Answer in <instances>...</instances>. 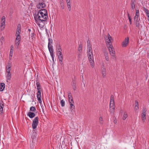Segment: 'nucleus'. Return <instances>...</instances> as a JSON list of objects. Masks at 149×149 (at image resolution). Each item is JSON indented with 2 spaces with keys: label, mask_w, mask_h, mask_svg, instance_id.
Segmentation results:
<instances>
[{
  "label": "nucleus",
  "mask_w": 149,
  "mask_h": 149,
  "mask_svg": "<svg viewBox=\"0 0 149 149\" xmlns=\"http://www.w3.org/2000/svg\"><path fill=\"white\" fill-rule=\"evenodd\" d=\"M34 17L37 21L44 23L48 17L47 10L44 9L40 10Z\"/></svg>",
  "instance_id": "1"
},
{
  "label": "nucleus",
  "mask_w": 149,
  "mask_h": 149,
  "mask_svg": "<svg viewBox=\"0 0 149 149\" xmlns=\"http://www.w3.org/2000/svg\"><path fill=\"white\" fill-rule=\"evenodd\" d=\"M107 37L108 38L106 40V44L111 55L113 57V58L115 59H116L115 52L113 47L111 45V40H112V38L109 33L107 35Z\"/></svg>",
  "instance_id": "2"
},
{
  "label": "nucleus",
  "mask_w": 149,
  "mask_h": 149,
  "mask_svg": "<svg viewBox=\"0 0 149 149\" xmlns=\"http://www.w3.org/2000/svg\"><path fill=\"white\" fill-rule=\"evenodd\" d=\"M48 48L50 52V55L52 58L53 61L54 62V54L53 49V46L52 44L53 43V40L52 39L49 38L48 39Z\"/></svg>",
  "instance_id": "3"
},
{
  "label": "nucleus",
  "mask_w": 149,
  "mask_h": 149,
  "mask_svg": "<svg viewBox=\"0 0 149 149\" xmlns=\"http://www.w3.org/2000/svg\"><path fill=\"white\" fill-rule=\"evenodd\" d=\"M115 102L114 101V97L113 95H111L110 97V113L113 114L114 112L115 109Z\"/></svg>",
  "instance_id": "4"
},
{
  "label": "nucleus",
  "mask_w": 149,
  "mask_h": 149,
  "mask_svg": "<svg viewBox=\"0 0 149 149\" xmlns=\"http://www.w3.org/2000/svg\"><path fill=\"white\" fill-rule=\"evenodd\" d=\"M87 55L91 66L92 67H93L94 65V58L93 56V53L91 54H87Z\"/></svg>",
  "instance_id": "5"
},
{
  "label": "nucleus",
  "mask_w": 149,
  "mask_h": 149,
  "mask_svg": "<svg viewBox=\"0 0 149 149\" xmlns=\"http://www.w3.org/2000/svg\"><path fill=\"white\" fill-rule=\"evenodd\" d=\"M39 118L38 117H36L33 120L32 127L33 129H35L38 123Z\"/></svg>",
  "instance_id": "6"
},
{
  "label": "nucleus",
  "mask_w": 149,
  "mask_h": 149,
  "mask_svg": "<svg viewBox=\"0 0 149 149\" xmlns=\"http://www.w3.org/2000/svg\"><path fill=\"white\" fill-rule=\"evenodd\" d=\"M147 111V109L146 107L143 108L141 113V117L142 120L144 121L146 119V114Z\"/></svg>",
  "instance_id": "7"
},
{
  "label": "nucleus",
  "mask_w": 149,
  "mask_h": 149,
  "mask_svg": "<svg viewBox=\"0 0 149 149\" xmlns=\"http://www.w3.org/2000/svg\"><path fill=\"white\" fill-rule=\"evenodd\" d=\"M130 38L128 37L126 38L125 40L122 42V45L123 47H126L129 43Z\"/></svg>",
  "instance_id": "8"
},
{
  "label": "nucleus",
  "mask_w": 149,
  "mask_h": 149,
  "mask_svg": "<svg viewBox=\"0 0 149 149\" xmlns=\"http://www.w3.org/2000/svg\"><path fill=\"white\" fill-rule=\"evenodd\" d=\"M46 5L45 3L42 2H39L38 4L36 5V6L38 8L41 9L44 8L45 7Z\"/></svg>",
  "instance_id": "9"
},
{
  "label": "nucleus",
  "mask_w": 149,
  "mask_h": 149,
  "mask_svg": "<svg viewBox=\"0 0 149 149\" xmlns=\"http://www.w3.org/2000/svg\"><path fill=\"white\" fill-rule=\"evenodd\" d=\"M41 91H42V90H39V91H37V97L39 102L40 104L42 103L41 95Z\"/></svg>",
  "instance_id": "10"
},
{
  "label": "nucleus",
  "mask_w": 149,
  "mask_h": 149,
  "mask_svg": "<svg viewBox=\"0 0 149 149\" xmlns=\"http://www.w3.org/2000/svg\"><path fill=\"white\" fill-rule=\"evenodd\" d=\"M16 38L15 40V45L18 47L19 46L21 41V36L20 35H16Z\"/></svg>",
  "instance_id": "11"
},
{
  "label": "nucleus",
  "mask_w": 149,
  "mask_h": 149,
  "mask_svg": "<svg viewBox=\"0 0 149 149\" xmlns=\"http://www.w3.org/2000/svg\"><path fill=\"white\" fill-rule=\"evenodd\" d=\"M82 52V45L81 44L79 45L78 49V57L79 58L81 56V53Z\"/></svg>",
  "instance_id": "12"
},
{
  "label": "nucleus",
  "mask_w": 149,
  "mask_h": 149,
  "mask_svg": "<svg viewBox=\"0 0 149 149\" xmlns=\"http://www.w3.org/2000/svg\"><path fill=\"white\" fill-rule=\"evenodd\" d=\"M5 25V17L4 16H3L1 18V27H3L4 28Z\"/></svg>",
  "instance_id": "13"
},
{
  "label": "nucleus",
  "mask_w": 149,
  "mask_h": 149,
  "mask_svg": "<svg viewBox=\"0 0 149 149\" xmlns=\"http://www.w3.org/2000/svg\"><path fill=\"white\" fill-rule=\"evenodd\" d=\"M72 85L73 89L74 90H76L77 89L76 83L75 78L72 79Z\"/></svg>",
  "instance_id": "14"
},
{
  "label": "nucleus",
  "mask_w": 149,
  "mask_h": 149,
  "mask_svg": "<svg viewBox=\"0 0 149 149\" xmlns=\"http://www.w3.org/2000/svg\"><path fill=\"white\" fill-rule=\"evenodd\" d=\"M68 97L69 99V103L74 102L73 100V98L72 95V94L70 92L68 93Z\"/></svg>",
  "instance_id": "15"
},
{
  "label": "nucleus",
  "mask_w": 149,
  "mask_h": 149,
  "mask_svg": "<svg viewBox=\"0 0 149 149\" xmlns=\"http://www.w3.org/2000/svg\"><path fill=\"white\" fill-rule=\"evenodd\" d=\"M21 31V26L20 24H18L17 28L16 35H20Z\"/></svg>",
  "instance_id": "16"
},
{
  "label": "nucleus",
  "mask_w": 149,
  "mask_h": 149,
  "mask_svg": "<svg viewBox=\"0 0 149 149\" xmlns=\"http://www.w3.org/2000/svg\"><path fill=\"white\" fill-rule=\"evenodd\" d=\"M7 75L6 76V81L7 82H9L11 79V73H7Z\"/></svg>",
  "instance_id": "17"
},
{
  "label": "nucleus",
  "mask_w": 149,
  "mask_h": 149,
  "mask_svg": "<svg viewBox=\"0 0 149 149\" xmlns=\"http://www.w3.org/2000/svg\"><path fill=\"white\" fill-rule=\"evenodd\" d=\"M136 0H131V6L132 9H134L135 7Z\"/></svg>",
  "instance_id": "18"
},
{
  "label": "nucleus",
  "mask_w": 149,
  "mask_h": 149,
  "mask_svg": "<svg viewBox=\"0 0 149 149\" xmlns=\"http://www.w3.org/2000/svg\"><path fill=\"white\" fill-rule=\"evenodd\" d=\"M139 11L138 10H136L135 15L134 17V20L136 19H139Z\"/></svg>",
  "instance_id": "19"
},
{
  "label": "nucleus",
  "mask_w": 149,
  "mask_h": 149,
  "mask_svg": "<svg viewBox=\"0 0 149 149\" xmlns=\"http://www.w3.org/2000/svg\"><path fill=\"white\" fill-rule=\"evenodd\" d=\"M11 65L10 63H8L7 67L6 68V72L7 73H10V71L11 70Z\"/></svg>",
  "instance_id": "20"
},
{
  "label": "nucleus",
  "mask_w": 149,
  "mask_h": 149,
  "mask_svg": "<svg viewBox=\"0 0 149 149\" xmlns=\"http://www.w3.org/2000/svg\"><path fill=\"white\" fill-rule=\"evenodd\" d=\"M36 85L37 87V91L42 90V88H41V86L38 81L36 80Z\"/></svg>",
  "instance_id": "21"
},
{
  "label": "nucleus",
  "mask_w": 149,
  "mask_h": 149,
  "mask_svg": "<svg viewBox=\"0 0 149 149\" xmlns=\"http://www.w3.org/2000/svg\"><path fill=\"white\" fill-rule=\"evenodd\" d=\"M57 54L59 60H63V54L62 52H57Z\"/></svg>",
  "instance_id": "22"
},
{
  "label": "nucleus",
  "mask_w": 149,
  "mask_h": 149,
  "mask_svg": "<svg viewBox=\"0 0 149 149\" xmlns=\"http://www.w3.org/2000/svg\"><path fill=\"white\" fill-rule=\"evenodd\" d=\"M27 115L31 118H33L35 116L34 113L31 112H29Z\"/></svg>",
  "instance_id": "23"
},
{
  "label": "nucleus",
  "mask_w": 149,
  "mask_h": 149,
  "mask_svg": "<svg viewBox=\"0 0 149 149\" xmlns=\"http://www.w3.org/2000/svg\"><path fill=\"white\" fill-rule=\"evenodd\" d=\"M74 102H72L71 103H69L70 105V108L71 111L72 112V111H73L75 109V106L74 105Z\"/></svg>",
  "instance_id": "24"
},
{
  "label": "nucleus",
  "mask_w": 149,
  "mask_h": 149,
  "mask_svg": "<svg viewBox=\"0 0 149 149\" xmlns=\"http://www.w3.org/2000/svg\"><path fill=\"white\" fill-rule=\"evenodd\" d=\"M56 49L57 52H62V49L60 44H58L56 45Z\"/></svg>",
  "instance_id": "25"
},
{
  "label": "nucleus",
  "mask_w": 149,
  "mask_h": 149,
  "mask_svg": "<svg viewBox=\"0 0 149 149\" xmlns=\"http://www.w3.org/2000/svg\"><path fill=\"white\" fill-rule=\"evenodd\" d=\"M5 87V84L3 83H1L0 84V91H3Z\"/></svg>",
  "instance_id": "26"
},
{
  "label": "nucleus",
  "mask_w": 149,
  "mask_h": 149,
  "mask_svg": "<svg viewBox=\"0 0 149 149\" xmlns=\"http://www.w3.org/2000/svg\"><path fill=\"white\" fill-rule=\"evenodd\" d=\"M140 20V19H136L135 20H134L135 21V23L136 25V26L137 27H139L140 26V23L139 22Z\"/></svg>",
  "instance_id": "27"
},
{
  "label": "nucleus",
  "mask_w": 149,
  "mask_h": 149,
  "mask_svg": "<svg viewBox=\"0 0 149 149\" xmlns=\"http://www.w3.org/2000/svg\"><path fill=\"white\" fill-rule=\"evenodd\" d=\"M143 10L145 12L146 15L147 17H148L149 16V10L145 7H143Z\"/></svg>",
  "instance_id": "28"
},
{
  "label": "nucleus",
  "mask_w": 149,
  "mask_h": 149,
  "mask_svg": "<svg viewBox=\"0 0 149 149\" xmlns=\"http://www.w3.org/2000/svg\"><path fill=\"white\" fill-rule=\"evenodd\" d=\"M60 5L62 9H64L65 8L63 0H61L60 1Z\"/></svg>",
  "instance_id": "29"
},
{
  "label": "nucleus",
  "mask_w": 149,
  "mask_h": 149,
  "mask_svg": "<svg viewBox=\"0 0 149 149\" xmlns=\"http://www.w3.org/2000/svg\"><path fill=\"white\" fill-rule=\"evenodd\" d=\"M135 110H137L139 109V103L137 101H135V106L134 107Z\"/></svg>",
  "instance_id": "30"
},
{
  "label": "nucleus",
  "mask_w": 149,
  "mask_h": 149,
  "mask_svg": "<svg viewBox=\"0 0 149 149\" xmlns=\"http://www.w3.org/2000/svg\"><path fill=\"white\" fill-rule=\"evenodd\" d=\"M102 74L103 77H105L106 75V69L104 68L102 70Z\"/></svg>",
  "instance_id": "31"
},
{
  "label": "nucleus",
  "mask_w": 149,
  "mask_h": 149,
  "mask_svg": "<svg viewBox=\"0 0 149 149\" xmlns=\"http://www.w3.org/2000/svg\"><path fill=\"white\" fill-rule=\"evenodd\" d=\"M128 116V115L126 112H125L123 114V119L124 120H125Z\"/></svg>",
  "instance_id": "32"
},
{
  "label": "nucleus",
  "mask_w": 149,
  "mask_h": 149,
  "mask_svg": "<svg viewBox=\"0 0 149 149\" xmlns=\"http://www.w3.org/2000/svg\"><path fill=\"white\" fill-rule=\"evenodd\" d=\"M92 48H87V54L92 53Z\"/></svg>",
  "instance_id": "33"
},
{
  "label": "nucleus",
  "mask_w": 149,
  "mask_h": 149,
  "mask_svg": "<svg viewBox=\"0 0 149 149\" xmlns=\"http://www.w3.org/2000/svg\"><path fill=\"white\" fill-rule=\"evenodd\" d=\"M60 103L62 107H63L65 106V102L63 100H61Z\"/></svg>",
  "instance_id": "34"
},
{
  "label": "nucleus",
  "mask_w": 149,
  "mask_h": 149,
  "mask_svg": "<svg viewBox=\"0 0 149 149\" xmlns=\"http://www.w3.org/2000/svg\"><path fill=\"white\" fill-rule=\"evenodd\" d=\"M30 111H34L36 110L35 107H31L30 108Z\"/></svg>",
  "instance_id": "35"
},
{
  "label": "nucleus",
  "mask_w": 149,
  "mask_h": 149,
  "mask_svg": "<svg viewBox=\"0 0 149 149\" xmlns=\"http://www.w3.org/2000/svg\"><path fill=\"white\" fill-rule=\"evenodd\" d=\"M87 48H92L91 45L89 40L87 41Z\"/></svg>",
  "instance_id": "36"
},
{
  "label": "nucleus",
  "mask_w": 149,
  "mask_h": 149,
  "mask_svg": "<svg viewBox=\"0 0 149 149\" xmlns=\"http://www.w3.org/2000/svg\"><path fill=\"white\" fill-rule=\"evenodd\" d=\"M4 107L3 102L2 101L0 103V108L3 109Z\"/></svg>",
  "instance_id": "37"
},
{
  "label": "nucleus",
  "mask_w": 149,
  "mask_h": 149,
  "mask_svg": "<svg viewBox=\"0 0 149 149\" xmlns=\"http://www.w3.org/2000/svg\"><path fill=\"white\" fill-rule=\"evenodd\" d=\"M99 122L100 124H103V118L102 117H100Z\"/></svg>",
  "instance_id": "38"
},
{
  "label": "nucleus",
  "mask_w": 149,
  "mask_h": 149,
  "mask_svg": "<svg viewBox=\"0 0 149 149\" xmlns=\"http://www.w3.org/2000/svg\"><path fill=\"white\" fill-rule=\"evenodd\" d=\"M127 14H128V19L129 20L130 23V24H132V19H131V17H130L129 13H128Z\"/></svg>",
  "instance_id": "39"
},
{
  "label": "nucleus",
  "mask_w": 149,
  "mask_h": 149,
  "mask_svg": "<svg viewBox=\"0 0 149 149\" xmlns=\"http://www.w3.org/2000/svg\"><path fill=\"white\" fill-rule=\"evenodd\" d=\"M13 49H10L9 55L10 56L12 57L13 53Z\"/></svg>",
  "instance_id": "40"
},
{
  "label": "nucleus",
  "mask_w": 149,
  "mask_h": 149,
  "mask_svg": "<svg viewBox=\"0 0 149 149\" xmlns=\"http://www.w3.org/2000/svg\"><path fill=\"white\" fill-rule=\"evenodd\" d=\"M34 35V33H32L30 35V38H31L32 41L33 40Z\"/></svg>",
  "instance_id": "41"
},
{
  "label": "nucleus",
  "mask_w": 149,
  "mask_h": 149,
  "mask_svg": "<svg viewBox=\"0 0 149 149\" xmlns=\"http://www.w3.org/2000/svg\"><path fill=\"white\" fill-rule=\"evenodd\" d=\"M105 58L107 61H109V57L108 56H107L105 57Z\"/></svg>",
  "instance_id": "42"
},
{
  "label": "nucleus",
  "mask_w": 149,
  "mask_h": 149,
  "mask_svg": "<svg viewBox=\"0 0 149 149\" xmlns=\"http://www.w3.org/2000/svg\"><path fill=\"white\" fill-rule=\"evenodd\" d=\"M67 6H70V5H71V2H68V3H67Z\"/></svg>",
  "instance_id": "43"
},
{
  "label": "nucleus",
  "mask_w": 149,
  "mask_h": 149,
  "mask_svg": "<svg viewBox=\"0 0 149 149\" xmlns=\"http://www.w3.org/2000/svg\"><path fill=\"white\" fill-rule=\"evenodd\" d=\"M3 109L0 108V113L1 114L3 113Z\"/></svg>",
  "instance_id": "44"
},
{
  "label": "nucleus",
  "mask_w": 149,
  "mask_h": 149,
  "mask_svg": "<svg viewBox=\"0 0 149 149\" xmlns=\"http://www.w3.org/2000/svg\"><path fill=\"white\" fill-rule=\"evenodd\" d=\"M104 56H105V57L107 56H108V54L107 52L104 53Z\"/></svg>",
  "instance_id": "45"
},
{
  "label": "nucleus",
  "mask_w": 149,
  "mask_h": 149,
  "mask_svg": "<svg viewBox=\"0 0 149 149\" xmlns=\"http://www.w3.org/2000/svg\"><path fill=\"white\" fill-rule=\"evenodd\" d=\"M68 8L69 10L70 11L71 10V6H68Z\"/></svg>",
  "instance_id": "46"
},
{
  "label": "nucleus",
  "mask_w": 149,
  "mask_h": 149,
  "mask_svg": "<svg viewBox=\"0 0 149 149\" xmlns=\"http://www.w3.org/2000/svg\"><path fill=\"white\" fill-rule=\"evenodd\" d=\"M59 61H60V64L62 65L63 64V62H62L63 60H61H61H60Z\"/></svg>",
  "instance_id": "47"
},
{
  "label": "nucleus",
  "mask_w": 149,
  "mask_h": 149,
  "mask_svg": "<svg viewBox=\"0 0 149 149\" xmlns=\"http://www.w3.org/2000/svg\"><path fill=\"white\" fill-rule=\"evenodd\" d=\"M13 45H11V47H10V49H13Z\"/></svg>",
  "instance_id": "48"
},
{
  "label": "nucleus",
  "mask_w": 149,
  "mask_h": 149,
  "mask_svg": "<svg viewBox=\"0 0 149 149\" xmlns=\"http://www.w3.org/2000/svg\"><path fill=\"white\" fill-rule=\"evenodd\" d=\"M66 2H67V3H68V2H70V0H66Z\"/></svg>",
  "instance_id": "49"
},
{
  "label": "nucleus",
  "mask_w": 149,
  "mask_h": 149,
  "mask_svg": "<svg viewBox=\"0 0 149 149\" xmlns=\"http://www.w3.org/2000/svg\"><path fill=\"white\" fill-rule=\"evenodd\" d=\"M28 31H29V32H30L31 31V30L30 29H28Z\"/></svg>",
  "instance_id": "50"
},
{
  "label": "nucleus",
  "mask_w": 149,
  "mask_h": 149,
  "mask_svg": "<svg viewBox=\"0 0 149 149\" xmlns=\"http://www.w3.org/2000/svg\"><path fill=\"white\" fill-rule=\"evenodd\" d=\"M148 20L149 22V16H148Z\"/></svg>",
  "instance_id": "51"
},
{
  "label": "nucleus",
  "mask_w": 149,
  "mask_h": 149,
  "mask_svg": "<svg viewBox=\"0 0 149 149\" xmlns=\"http://www.w3.org/2000/svg\"><path fill=\"white\" fill-rule=\"evenodd\" d=\"M122 111H123L122 110H121L120 111V112H122Z\"/></svg>",
  "instance_id": "52"
},
{
  "label": "nucleus",
  "mask_w": 149,
  "mask_h": 149,
  "mask_svg": "<svg viewBox=\"0 0 149 149\" xmlns=\"http://www.w3.org/2000/svg\"><path fill=\"white\" fill-rule=\"evenodd\" d=\"M42 110L43 112H44V109H42Z\"/></svg>",
  "instance_id": "53"
}]
</instances>
